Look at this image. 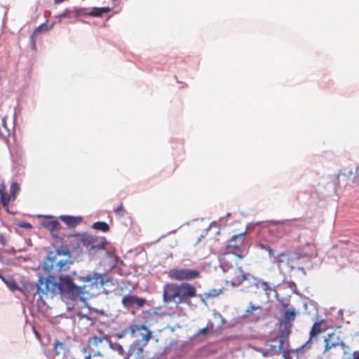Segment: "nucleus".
Listing matches in <instances>:
<instances>
[{
	"label": "nucleus",
	"instance_id": "16",
	"mask_svg": "<svg viewBox=\"0 0 359 359\" xmlns=\"http://www.w3.org/2000/svg\"><path fill=\"white\" fill-rule=\"evenodd\" d=\"M53 350L56 355H65L69 352V349L65 342H61L58 340L55 341L53 344Z\"/></svg>",
	"mask_w": 359,
	"mask_h": 359
},
{
	"label": "nucleus",
	"instance_id": "37",
	"mask_svg": "<svg viewBox=\"0 0 359 359\" xmlns=\"http://www.w3.org/2000/svg\"><path fill=\"white\" fill-rule=\"evenodd\" d=\"M21 226L25 227L27 229H31L32 228V225L29 223H24L23 224L21 225Z\"/></svg>",
	"mask_w": 359,
	"mask_h": 359
},
{
	"label": "nucleus",
	"instance_id": "43",
	"mask_svg": "<svg viewBox=\"0 0 359 359\" xmlns=\"http://www.w3.org/2000/svg\"><path fill=\"white\" fill-rule=\"evenodd\" d=\"M97 280H95V281L93 283V284H96V283H97Z\"/></svg>",
	"mask_w": 359,
	"mask_h": 359
},
{
	"label": "nucleus",
	"instance_id": "28",
	"mask_svg": "<svg viewBox=\"0 0 359 359\" xmlns=\"http://www.w3.org/2000/svg\"><path fill=\"white\" fill-rule=\"evenodd\" d=\"M19 191H20L19 184L16 182H13L11 184V187H10V195L11 196V197H13V198L15 199L16 196L18 194Z\"/></svg>",
	"mask_w": 359,
	"mask_h": 359
},
{
	"label": "nucleus",
	"instance_id": "15",
	"mask_svg": "<svg viewBox=\"0 0 359 359\" xmlns=\"http://www.w3.org/2000/svg\"><path fill=\"white\" fill-rule=\"evenodd\" d=\"M60 219L66 224H67L69 227H75L82 221V219L80 217H74L69 215H62L60 217Z\"/></svg>",
	"mask_w": 359,
	"mask_h": 359
},
{
	"label": "nucleus",
	"instance_id": "23",
	"mask_svg": "<svg viewBox=\"0 0 359 359\" xmlns=\"http://www.w3.org/2000/svg\"><path fill=\"white\" fill-rule=\"evenodd\" d=\"M0 198L1 201L4 198L6 202L15 201V198H13L10 194L6 193V187L4 182L0 184Z\"/></svg>",
	"mask_w": 359,
	"mask_h": 359
},
{
	"label": "nucleus",
	"instance_id": "20",
	"mask_svg": "<svg viewBox=\"0 0 359 359\" xmlns=\"http://www.w3.org/2000/svg\"><path fill=\"white\" fill-rule=\"evenodd\" d=\"M296 316V311L294 309H287L283 313L284 323L286 324H292Z\"/></svg>",
	"mask_w": 359,
	"mask_h": 359
},
{
	"label": "nucleus",
	"instance_id": "34",
	"mask_svg": "<svg viewBox=\"0 0 359 359\" xmlns=\"http://www.w3.org/2000/svg\"><path fill=\"white\" fill-rule=\"evenodd\" d=\"M0 244L3 245H6L7 244V241L4 235L0 234Z\"/></svg>",
	"mask_w": 359,
	"mask_h": 359
},
{
	"label": "nucleus",
	"instance_id": "17",
	"mask_svg": "<svg viewBox=\"0 0 359 359\" xmlns=\"http://www.w3.org/2000/svg\"><path fill=\"white\" fill-rule=\"evenodd\" d=\"M50 29V27H48L46 24H41L39 27H37L33 32L32 36H31V43L32 46L35 48H36V38L37 35L39 33L41 32H46L48 31Z\"/></svg>",
	"mask_w": 359,
	"mask_h": 359
},
{
	"label": "nucleus",
	"instance_id": "42",
	"mask_svg": "<svg viewBox=\"0 0 359 359\" xmlns=\"http://www.w3.org/2000/svg\"><path fill=\"white\" fill-rule=\"evenodd\" d=\"M82 350H83V352H86V351H87L86 348H83V349H82Z\"/></svg>",
	"mask_w": 359,
	"mask_h": 359
},
{
	"label": "nucleus",
	"instance_id": "14",
	"mask_svg": "<svg viewBox=\"0 0 359 359\" xmlns=\"http://www.w3.org/2000/svg\"><path fill=\"white\" fill-rule=\"evenodd\" d=\"M246 236V231L243 233L234 235L231 240L228 242V248L238 250L244 244L245 237Z\"/></svg>",
	"mask_w": 359,
	"mask_h": 359
},
{
	"label": "nucleus",
	"instance_id": "9",
	"mask_svg": "<svg viewBox=\"0 0 359 359\" xmlns=\"http://www.w3.org/2000/svg\"><path fill=\"white\" fill-rule=\"evenodd\" d=\"M325 347L323 351V354L327 358H330L332 355L331 351L336 348L338 346L344 348L345 344L341 339L339 334L333 332L327 335L324 339Z\"/></svg>",
	"mask_w": 359,
	"mask_h": 359
},
{
	"label": "nucleus",
	"instance_id": "5",
	"mask_svg": "<svg viewBox=\"0 0 359 359\" xmlns=\"http://www.w3.org/2000/svg\"><path fill=\"white\" fill-rule=\"evenodd\" d=\"M57 283L59 294L72 300L81 298L85 294L86 286H78L73 280L72 275L59 276Z\"/></svg>",
	"mask_w": 359,
	"mask_h": 359
},
{
	"label": "nucleus",
	"instance_id": "31",
	"mask_svg": "<svg viewBox=\"0 0 359 359\" xmlns=\"http://www.w3.org/2000/svg\"><path fill=\"white\" fill-rule=\"evenodd\" d=\"M114 212L116 215H123L124 212H125V210H124V208H123V203H121V205L117 208L114 209Z\"/></svg>",
	"mask_w": 359,
	"mask_h": 359
},
{
	"label": "nucleus",
	"instance_id": "11",
	"mask_svg": "<svg viewBox=\"0 0 359 359\" xmlns=\"http://www.w3.org/2000/svg\"><path fill=\"white\" fill-rule=\"evenodd\" d=\"M41 225L50 232L55 241L61 240L59 236L55 234V232L58 231L61 228L60 224L57 220L54 219L51 216L46 217L42 221Z\"/></svg>",
	"mask_w": 359,
	"mask_h": 359
},
{
	"label": "nucleus",
	"instance_id": "45",
	"mask_svg": "<svg viewBox=\"0 0 359 359\" xmlns=\"http://www.w3.org/2000/svg\"><path fill=\"white\" fill-rule=\"evenodd\" d=\"M352 359H354L353 358H352Z\"/></svg>",
	"mask_w": 359,
	"mask_h": 359
},
{
	"label": "nucleus",
	"instance_id": "36",
	"mask_svg": "<svg viewBox=\"0 0 359 359\" xmlns=\"http://www.w3.org/2000/svg\"><path fill=\"white\" fill-rule=\"evenodd\" d=\"M353 358L354 359H359V351H354L353 353Z\"/></svg>",
	"mask_w": 359,
	"mask_h": 359
},
{
	"label": "nucleus",
	"instance_id": "8",
	"mask_svg": "<svg viewBox=\"0 0 359 359\" xmlns=\"http://www.w3.org/2000/svg\"><path fill=\"white\" fill-rule=\"evenodd\" d=\"M168 277L177 281L184 282L201 277V273L196 269L173 268L168 271Z\"/></svg>",
	"mask_w": 359,
	"mask_h": 359
},
{
	"label": "nucleus",
	"instance_id": "35",
	"mask_svg": "<svg viewBox=\"0 0 359 359\" xmlns=\"http://www.w3.org/2000/svg\"><path fill=\"white\" fill-rule=\"evenodd\" d=\"M208 331V326L201 329L198 334H202V335H205V334H207Z\"/></svg>",
	"mask_w": 359,
	"mask_h": 359
},
{
	"label": "nucleus",
	"instance_id": "3",
	"mask_svg": "<svg viewBox=\"0 0 359 359\" xmlns=\"http://www.w3.org/2000/svg\"><path fill=\"white\" fill-rule=\"evenodd\" d=\"M243 256L235 253H226L222 257V266L224 271L231 270L230 282L232 287H238L247 280V274L237 263L238 259H242Z\"/></svg>",
	"mask_w": 359,
	"mask_h": 359
},
{
	"label": "nucleus",
	"instance_id": "44",
	"mask_svg": "<svg viewBox=\"0 0 359 359\" xmlns=\"http://www.w3.org/2000/svg\"><path fill=\"white\" fill-rule=\"evenodd\" d=\"M72 275H74H74H76V272H75V271H74V272L72 273Z\"/></svg>",
	"mask_w": 359,
	"mask_h": 359
},
{
	"label": "nucleus",
	"instance_id": "40",
	"mask_svg": "<svg viewBox=\"0 0 359 359\" xmlns=\"http://www.w3.org/2000/svg\"><path fill=\"white\" fill-rule=\"evenodd\" d=\"M35 334H36V336H37L38 338L40 339V334L36 331H35Z\"/></svg>",
	"mask_w": 359,
	"mask_h": 359
},
{
	"label": "nucleus",
	"instance_id": "26",
	"mask_svg": "<svg viewBox=\"0 0 359 359\" xmlns=\"http://www.w3.org/2000/svg\"><path fill=\"white\" fill-rule=\"evenodd\" d=\"M62 255L65 256L66 257H72L71 253L67 247L57 249L55 251V255L53 257L56 258L57 256H62Z\"/></svg>",
	"mask_w": 359,
	"mask_h": 359
},
{
	"label": "nucleus",
	"instance_id": "19",
	"mask_svg": "<svg viewBox=\"0 0 359 359\" xmlns=\"http://www.w3.org/2000/svg\"><path fill=\"white\" fill-rule=\"evenodd\" d=\"M0 278L3 280V282L6 285V286L12 291L15 292L16 290L21 291V287L18 285L16 281L14 279L10 278L6 279L4 276L0 274Z\"/></svg>",
	"mask_w": 359,
	"mask_h": 359
},
{
	"label": "nucleus",
	"instance_id": "6",
	"mask_svg": "<svg viewBox=\"0 0 359 359\" xmlns=\"http://www.w3.org/2000/svg\"><path fill=\"white\" fill-rule=\"evenodd\" d=\"M131 335L135 337L137 332L144 331L141 333L142 344L140 343L134 344L130 349V355L135 354L140 355L144 350V346H147L149 340L152 337V332L144 325H135L128 327Z\"/></svg>",
	"mask_w": 359,
	"mask_h": 359
},
{
	"label": "nucleus",
	"instance_id": "25",
	"mask_svg": "<svg viewBox=\"0 0 359 359\" xmlns=\"http://www.w3.org/2000/svg\"><path fill=\"white\" fill-rule=\"evenodd\" d=\"M92 227L102 232H107L109 230V225L104 222H96L93 224Z\"/></svg>",
	"mask_w": 359,
	"mask_h": 359
},
{
	"label": "nucleus",
	"instance_id": "2",
	"mask_svg": "<svg viewBox=\"0 0 359 359\" xmlns=\"http://www.w3.org/2000/svg\"><path fill=\"white\" fill-rule=\"evenodd\" d=\"M196 287L187 282L166 283L163 286V301L166 303L186 304L191 305V299L196 297Z\"/></svg>",
	"mask_w": 359,
	"mask_h": 359
},
{
	"label": "nucleus",
	"instance_id": "12",
	"mask_svg": "<svg viewBox=\"0 0 359 359\" xmlns=\"http://www.w3.org/2000/svg\"><path fill=\"white\" fill-rule=\"evenodd\" d=\"M146 304V299L138 297L136 295L128 294L123 297L122 304L125 307H132L136 305L137 308H142Z\"/></svg>",
	"mask_w": 359,
	"mask_h": 359
},
{
	"label": "nucleus",
	"instance_id": "39",
	"mask_svg": "<svg viewBox=\"0 0 359 359\" xmlns=\"http://www.w3.org/2000/svg\"><path fill=\"white\" fill-rule=\"evenodd\" d=\"M90 358H91L90 354H88V355L85 358V359H90Z\"/></svg>",
	"mask_w": 359,
	"mask_h": 359
},
{
	"label": "nucleus",
	"instance_id": "21",
	"mask_svg": "<svg viewBox=\"0 0 359 359\" xmlns=\"http://www.w3.org/2000/svg\"><path fill=\"white\" fill-rule=\"evenodd\" d=\"M224 290V287H221V288H218V289H215V288L210 289L207 292L204 293V297L206 299L216 298V297H219L220 294H223Z\"/></svg>",
	"mask_w": 359,
	"mask_h": 359
},
{
	"label": "nucleus",
	"instance_id": "32",
	"mask_svg": "<svg viewBox=\"0 0 359 359\" xmlns=\"http://www.w3.org/2000/svg\"><path fill=\"white\" fill-rule=\"evenodd\" d=\"M1 204H2V206L4 207V208L5 209V210L8 212V213H11L9 210V203L10 202H6L5 201L4 198H2V200L1 201Z\"/></svg>",
	"mask_w": 359,
	"mask_h": 359
},
{
	"label": "nucleus",
	"instance_id": "29",
	"mask_svg": "<svg viewBox=\"0 0 359 359\" xmlns=\"http://www.w3.org/2000/svg\"><path fill=\"white\" fill-rule=\"evenodd\" d=\"M109 347L114 351H117L121 355L124 354V349L118 343H113L109 341Z\"/></svg>",
	"mask_w": 359,
	"mask_h": 359
},
{
	"label": "nucleus",
	"instance_id": "4",
	"mask_svg": "<svg viewBox=\"0 0 359 359\" xmlns=\"http://www.w3.org/2000/svg\"><path fill=\"white\" fill-rule=\"evenodd\" d=\"M69 236L73 237L76 243V245L74 246V248H79L82 245L88 250L90 255H94L104 250L107 243L105 237H99L86 233L70 234Z\"/></svg>",
	"mask_w": 359,
	"mask_h": 359
},
{
	"label": "nucleus",
	"instance_id": "13",
	"mask_svg": "<svg viewBox=\"0 0 359 359\" xmlns=\"http://www.w3.org/2000/svg\"><path fill=\"white\" fill-rule=\"evenodd\" d=\"M292 325V324L285 323L284 327L283 328V330L280 332L279 344L278 346H274V348L278 352L280 351L283 348L285 343H287V344L288 343L287 337L291 332Z\"/></svg>",
	"mask_w": 359,
	"mask_h": 359
},
{
	"label": "nucleus",
	"instance_id": "7",
	"mask_svg": "<svg viewBox=\"0 0 359 359\" xmlns=\"http://www.w3.org/2000/svg\"><path fill=\"white\" fill-rule=\"evenodd\" d=\"M37 293L41 296L53 297L58 293L57 283L54 276L40 277L37 282Z\"/></svg>",
	"mask_w": 359,
	"mask_h": 359
},
{
	"label": "nucleus",
	"instance_id": "18",
	"mask_svg": "<svg viewBox=\"0 0 359 359\" xmlns=\"http://www.w3.org/2000/svg\"><path fill=\"white\" fill-rule=\"evenodd\" d=\"M111 10L109 7H93L89 12L86 13V15L91 17H101L103 13H107Z\"/></svg>",
	"mask_w": 359,
	"mask_h": 359
},
{
	"label": "nucleus",
	"instance_id": "10",
	"mask_svg": "<svg viewBox=\"0 0 359 359\" xmlns=\"http://www.w3.org/2000/svg\"><path fill=\"white\" fill-rule=\"evenodd\" d=\"M53 254V252H49L48 255L47 259L48 261L50 262V264H45V270H46L47 271H50L53 270V266H55L56 267H57L58 272L67 271L73 263L72 257H65V259H64L57 261L55 257H51Z\"/></svg>",
	"mask_w": 359,
	"mask_h": 359
},
{
	"label": "nucleus",
	"instance_id": "30",
	"mask_svg": "<svg viewBox=\"0 0 359 359\" xmlns=\"http://www.w3.org/2000/svg\"><path fill=\"white\" fill-rule=\"evenodd\" d=\"M260 287H262L267 294L268 291H271V288L269 284L266 282L262 281L259 283Z\"/></svg>",
	"mask_w": 359,
	"mask_h": 359
},
{
	"label": "nucleus",
	"instance_id": "38",
	"mask_svg": "<svg viewBox=\"0 0 359 359\" xmlns=\"http://www.w3.org/2000/svg\"><path fill=\"white\" fill-rule=\"evenodd\" d=\"M123 336H124V334H123V333L118 334L117 335V337H118V338H121V337H123Z\"/></svg>",
	"mask_w": 359,
	"mask_h": 359
},
{
	"label": "nucleus",
	"instance_id": "24",
	"mask_svg": "<svg viewBox=\"0 0 359 359\" xmlns=\"http://www.w3.org/2000/svg\"><path fill=\"white\" fill-rule=\"evenodd\" d=\"M107 339L108 338L106 336L102 337L94 336L88 339V344L89 346L97 347L100 344L102 343L104 339Z\"/></svg>",
	"mask_w": 359,
	"mask_h": 359
},
{
	"label": "nucleus",
	"instance_id": "27",
	"mask_svg": "<svg viewBox=\"0 0 359 359\" xmlns=\"http://www.w3.org/2000/svg\"><path fill=\"white\" fill-rule=\"evenodd\" d=\"M263 311V309L260 306H255L252 303H250L248 309L245 311V314H252L256 311H258L259 313H262Z\"/></svg>",
	"mask_w": 359,
	"mask_h": 359
},
{
	"label": "nucleus",
	"instance_id": "33",
	"mask_svg": "<svg viewBox=\"0 0 359 359\" xmlns=\"http://www.w3.org/2000/svg\"><path fill=\"white\" fill-rule=\"evenodd\" d=\"M79 279L83 282H91L93 280V278L90 276H79Z\"/></svg>",
	"mask_w": 359,
	"mask_h": 359
},
{
	"label": "nucleus",
	"instance_id": "41",
	"mask_svg": "<svg viewBox=\"0 0 359 359\" xmlns=\"http://www.w3.org/2000/svg\"><path fill=\"white\" fill-rule=\"evenodd\" d=\"M95 355H101V353L98 351L95 354Z\"/></svg>",
	"mask_w": 359,
	"mask_h": 359
},
{
	"label": "nucleus",
	"instance_id": "22",
	"mask_svg": "<svg viewBox=\"0 0 359 359\" xmlns=\"http://www.w3.org/2000/svg\"><path fill=\"white\" fill-rule=\"evenodd\" d=\"M322 320L320 321H318V322H316L313 327H311V331H310V340L317 336L318 334H319L320 333H321L323 332L322 330V328H321V325H322Z\"/></svg>",
	"mask_w": 359,
	"mask_h": 359
},
{
	"label": "nucleus",
	"instance_id": "1",
	"mask_svg": "<svg viewBox=\"0 0 359 359\" xmlns=\"http://www.w3.org/2000/svg\"><path fill=\"white\" fill-rule=\"evenodd\" d=\"M315 238L313 232H309V235L305 233L299 236V241L302 248H306L305 252H295L290 255L286 252L278 254L276 257V263L278 266L281 268L286 264L289 270L291 271L294 268L299 270H304L305 264H310L312 257L316 255V247L314 243Z\"/></svg>",
	"mask_w": 359,
	"mask_h": 359
}]
</instances>
